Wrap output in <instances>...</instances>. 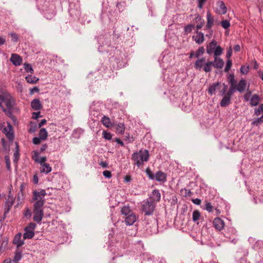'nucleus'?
Masks as SVG:
<instances>
[{
	"label": "nucleus",
	"mask_w": 263,
	"mask_h": 263,
	"mask_svg": "<svg viewBox=\"0 0 263 263\" xmlns=\"http://www.w3.org/2000/svg\"><path fill=\"white\" fill-rule=\"evenodd\" d=\"M39 89L37 87H34L33 88L30 89L31 94H33L34 92H39Z\"/></svg>",
	"instance_id": "56"
},
{
	"label": "nucleus",
	"mask_w": 263,
	"mask_h": 263,
	"mask_svg": "<svg viewBox=\"0 0 263 263\" xmlns=\"http://www.w3.org/2000/svg\"><path fill=\"white\" fill-rule=\"evenodd\" d=\"M101 122L103 125L106 127H110L111 126L110 119L108 117L105 116H103L102 118Z\"/></svg>",
	"instance_id": "25"
},
{
	"label": "nucleus",
	"mask_w": 263,
	"mask_h": 263,
	"mask_svg": "<svg viewBox=\"0 0 263 263\" xmlns=\"http://www.w3.org/2000/svg\"><path fill=\"white\" fill-rule=\"evenodd\" d=\"M46 122L47 121L45 119L42 120L39 123V128H40L42 126L45 124Z\"/></svg>",
	"instance_id": "59"
},
{
	"label": "nucleus",
	"mask_w": 263,
	"mask_h": 263,
	"mask_svg": "<svg viewBox=\"0 0 263 263\" xmlns=\"http://www.w3.org/2000/svg\"><path fill=\"white\" fill-rule=\"evenodd\" d=\"M198 3V7L200 9H202L203 6L206 2V0H196Z\"/></svg>",
	"instance_id": "49"
},
{
	"label": "nucleus",
	"mask_w": 263,
	"mask_h": 263,
	"mask_svg": "<svg viewBox=\"0 0 263 263\" xmlns=\"http://www.w3.org/2000/svg\"><path fill=\"white\" fill-rule=\"evenodd\" d=\"M195 20L197 23L199 22L200 23L201 22H204V20L201 18V17L199 15H198L197 16Z\"/></svg>",
	"instance_id": "55"
},
{
	"label": "nucleus",
	"mask_w": 263,
	"mask_h": 263,
	"mask_svg": "<svg viewBox=\"0 0 263 263\" xmlns=\"http://www.w3.org/2000/svg\"><path fill=\"white\" fill-rule=\"evenodd\" d=\"M5 160L6 161V167L8 170L10 171L11 169L10 160L8 156H5Z\"/></svg>",
	"instance_id": "46"
},
{
	"label": "nucleus",
	"mask_w": 263,
	"mask_h": 263,
	"mask_svg": "<svg viewBox=\"0 0 263 263\" xmlns=\"http://www.w3.org/2000/svg\"><path fill=\"white\" fill-rule=\"evenodd\" d=\"M232 61L230 60H228L226 63V66L224 68V71L226 72H229L231 66H232Z\"/></svg>",
	"instance_id": "47"
},
{
	"label": "nucleus",
	"mask_w": 263,
	"mask_h": 263,
	"mask_svg": "<svg viewBox=\"0 0 263 263\" xmlns=\"http://www.w3.org/2000/svg\"><path fill=\"white\" fill-rule=\"evenodd\" d=\"M14 105V100L10 94L4 93L0 95V107L4 112L10 111Z\"/></svg>",
	"instance_id": "3"
},
{
	"label": "nucleus",
	"mask_w": 263,
	"mask_h": 263,
	"mask_svg": "<svg viewBox=\"0 0 263 263\" xmlns=\"http://www.w3.org/2000/svg\"><path fill=\"white\" fill-rule=\"evenodd\" d=\"M215 11L219 14H225L227 12V8L223 1H219L216 3Z\"/></svg>",
	"instance_id": "12"
},
{
	"label": "nucleus",
	"mask_w": 263,
	"mask_h": 263,
	"mask_svg": "<svg viewBox=\"0 0 263 263\" xmlns=\"http://www.w3.org/2000/svg\"><path fill=\"white\" fill-rule=\"evenodd\" d=\"M194 27H195L194 25L189 24L185 27L184 31L186 33H190V32H191V31H192V30L194 28Z\"/></svg>",
	"instance_id": "39"
},
{
	"label": "nucleus",
	"mask_w": 263,
	"mask_h": 263,
	"mask_svg": "<svg viewBox=\"0 0 263 263\" xmlns=\"http://www.w3.org/2000/svg\"><path fill=\"white\" fill-rule=\"evenodd\" d=\"M146 174L148 177V178L151 180H154L155 179V175L152 173L151 170L147 168L146 169L145 171Z\"/></svg>",
	"instance_id": "37"
},
{
	"label": "nucleus",
	"mask_w": 263,
	"mask_h": 263,
	"mask_svg": "<svg viewBox=\"0 0 263 263\" xmlns=\"http://www.w3.org/2000/svg\"><path fill=\"white\" fill-rule=\"evenodd\" d=\"M221 24L224 29H228L230 26V23L228 20L222 21Z\"/></svg>",
	"instance_id": "44"
},
{
	"label": "nucleus",
	"mask_w": 263,
	"mask_h": 263,
	"mask_svg": "<svg viewBox=\"0 0 263 263\" xmlns=\"http://www.w3.org/2000/svg\"><path fill=\"white\" fill-rule=\"evenodd\" d=\"M192 201L196 205H200L201 202V200L198 198L193 199L192 200Z\"/></svg>",
	"instance_id": "54"
},
{
	"label": "nucleus",
	"mask_w": 263,
	"mask_h": 263,
	"mask_svg": "<svg viewBox=\"0 0 263 263\" xmlns=\"http://www.w3.org/2000/svg\"><path fill=\"white\" fill-rule=\"evenodd\" d=\"M204 48L203 47H200L195 52V57L199 58L200 55H202L204 52Z\"/></svg>",
	"instance_id": "32"
},
{
	"label": "nucleus",
	"mask_w": 263,
	"mask_h": 263,
	"mask_svg": "<svg viewBox=\"0 0 263 263\" xmlns=\"http://www.w3.org/2000/svg\"><path fill=\"white\" fill-rule=\"evenodd\" d=\"M10 36L11 37L12 40L14 42H16L18 41V36L15 33H10Z\"/></svg>",
	"instance_id": "52"
},
{
	"label": "nucleus",
	"mask_w": 263,
	"mask_h": 263,
	"mask_svg": "<svg viewBox=\"0 0 263 263\" xmlns=\"http://www.w3.org/2000/svg\"><path fill=\"white\" fill-rule=\"evenodd\" d=\"M152 202H159L161 198V194L159 190H154L150 197Z\"/></svg>",
	"instance_id": "19"
},
{
	"label": "nucleus",
	"mask_w": 263,
	"mask_h": 263,
	"mask_svg": "<svg viewBox=\"0 0 263 263\" xmlns=\"http://www.w3.org/2000/svg\"><path fill=\"white\" fill-rule=\"evenodd\" d=\"M46 160H47V159H46V157H40L39 159L34 158V161L36 162L40 163L41 164V165H42L43 164H46V163H45V162L46 161Z\"/></svg>",
	"instance_id": "42"
},
{
	"label": "nucleus",
	"mask_w": 263,
	"mask_h": 263,
	"mask_svg": "<svg viewBox=\"0 0 263 263\" xmlns=\"http://www.w3.org/2000/svg\"><path fill=\"white\" fill-rule=\"evenodd\" d=\"M233 84L232 83V87H230L229 91L224 96L220 102L221 107H226L231 103V98L235 92V89L233 88Z\"/></svg>",
	"instance_id": "7"
},
{
	"label": "nucleus",
	"mask_w": 263,
	"mask_h": 263,
	"mask_svg": "<svg viewBox=\"0 0 263 263\" xmlns=\"http://www.w3.org/2000/svg\"><path fill=\"white\" fill-rule=\"evenodd\" d=\"M10 61L15 66H19L22 63V59L18 54L12 53L11 56Z\"/></svg>",
	"instance_id": "16"
},
{
	"label": "nucleus",
	"mask_w": 263,
	"mask_h": 263,
	"mask_svg": "<svg viewBox=\"0 0 263 263\" xmlns=\"http://www.w3.org/2000/svg\"><path fill=\"white\" fill-rule=\"evenodd\" d=\"M24 69L27 72H30L31 73L33 72V69L31 65L29 64H24Z\"/></svg>",
	"instance_id": "41"
},
{
	"label": "nucleus",
	"mask_w": 263,
	"mask_h": 263,
	"mask_svg": "<svg viewBox=\"0 0 263 263\" xmlns=\"http://www.w3.org/2000/svg\"><path fill=\"white\" fill-rule=\"evenodd\" d=\"M13 157H14V159H13L14 162L17 163V161L19 159V157H20V153H19V151H18V147L17 144H16V150L15 151V152H14V153L13 154Z\"/></svg>",
	"instance_id": "31"
},
{
	"label": "nucleus",
	"mask_w": 263,
	"mask_h": 263,
	"mask_svg": "<svg viewBox=\"0 0 263 263\" xmlns=\"http://www.w3.org/2000/svg\"><path fill=\"white\" fill-rule=\"evenodd\" d=\"M121 213L122 215H124L125 217L129 215L130 214L133 213L130 208L127 206H124L121 209Z\"/></svg>",
	"instance_id": "26"
},
{
	"label": "nucleus",
	"mask_w": 263,
	"mask_h": 263,
	"mask_svg": "<svg viewBox=\"0 0 263 263\" xmlns=\"http://www.w3.org/2000/svg\"><path fill=\"white\" fill-rule=\"evenodd\" d=\"M33 181L34 184H37L38 183L39 180H38V177L36 175H34L33 178Z\"/></svg>",
	"instance_id": "61"
},
{
	"label": "nucleus",
	"mask_w": 263,
	"mask_h": 263,
	"mask_svg": "<svg viewBox=\"0 0 263 263\" xmlns=\"http://www.w3.org/2000/svg\"><path fill=\"white\" fill-rule=\"evenodd\" d=\"M103 176L107 178H110L111 177V172L109 171H104L103 172Z\"/></svg>",
	"instance_id": "50"
},
{
	"label": "nucleus",
	"mask_w": 263,
	"mask_h": 263,
	"mask_svg": "<svg viewBox=\"0 0 263 263\" xmlns=\"http://www.w3.org/2000/svg\"><path fill=\"white\" fill-rule=\"evenodd\" d=\"M40 171L42 173H45L46 174H48L50 173L51 170V167L50 166V165L48 163L43 164L42 165H41Z\"/></svg>",
	"instance_id": "22"
},
{
	"label": "nucleus",
	"mask_w": 263,
	"mask_h": 263,
	"mask_svg": "<svg viewBox=\"0 0 263 263\" xmlns=\"http://www.w3.org/2000/svg\"><path fill=\"white\" fill-rule=\"evenodd\" d=\"M259 101V97L256 95H253L250 100V104L252 106H256L258 104Z\"/></svg>",
	"instance_id": "23"
},
{
	"label": "nucleus",
	"mask_w": 263,
	"mask_h": 263,
	"mask_svg": "<svg viewBox=\"0 0 263 263\" xmlns=\"http://www.w3.org/2000/svg\"><path fill=\"white\" fill-rule=\"evenodd\" d=\"M39 135V137L41 138L42 140H45L47 138L48 133L46 129L43 128L40 129Z\"/></svg>",
	"instance_id": "28"
},
{
	"label": "nucleus",
	"mask_w": 263,
	"mask_h": 263,
	"mask_svg": "<svg viewBox=\"0 0 263 263\" xmlns=\"http://www.w3.org/2000/svg\"><path fill=\"white\" fill-rule=\"evenodd\" d=\"M40 114H41V112L39 111H37V112H33L32 113V118L34 119H37L41 117V116L40 115Z\"/></svg>",
	"instance_id": "51"
},
{
	"label": "nucleus",
	"mask_w": 263,
	"mask_h": 263,
	"mask_svg": "<svg viewBox=\"0 0 263 263\" xmlns=\"http://www.w3.org/2000/svg\"><path fill=\"white\" fill-rule=\"evenodd\" d=\"M258 74L259 77L261 78L262 81H263V71H258Z\"/></svg>",
	"instance_id": "64"
},
{
	"label": "nucleus",
	"mask_w": 263,
	"mask_h": 263,
	"mask_svg": "<svg viewBox=\"0 0 263 263\" xmlns=\"http://www.w3.org/2000/svg\"><path fill=\"white\" fill-rule=\"evenodd\" d=\"M125 130V125L124 123H120L116 126V132L119 134H122Z\"/></svg>",
	"instance_id": "27"
},
{
	"label": "nucleus",
	"mask_w": 263,
	"mask_h": 263,
	"mask_svg": "<svg viewBox=\"0 0 263 263\" xmlns=\"http://www.w3.org/2000/svg\"><path fill=\"white\" fill-rule=\"evenodd\" d=\"M213 209V206L210 202L206 201L205 204L204 210H206L209 212H212V210Z\"/></svg>",
	"instance_id": "38"
},
{
	"label": "nucleus",
	"mask_w": 263,
	"mask_h": 263,
	"mask_svg": "<svg viewBox=\"0 0 263 263\" xmlns=\"http://www.w3.org/2000/svg\"><path fill=\"white\" fill-rule=\"evenodd\" d=\"M22 257V253L20 251H16L15 253L14 258L12 260V261L14 263H17L18 261H20Z\"/></svg>",
	"instance_id": "29"
},
{
	"label": "nucleus",
	"mask_w": 263,
	"mask_h": 263,
	"mask_svg": "<svg viewBox=\"0 0 263 263\" xmlns=\"http://www.w3.org/2000/svg\"><path fill=\"white\" fill-rule=\"evenodd\" d=\"M31 106L35 111H39L42 107L41 101L38 99H34L31 101Z\"/></svg>",
	"instance_id": "18"
},
{
	"label": "nucleus",
	"mask_w": 263,
	"mask_h": 263,
	"mask_svg": "<svg viewBox=\"0 0 263 263\" xmlns=\"http://www.w3.org/2000/svg\"><path fill=\"white\" fill-rule=\"evenodd\" d=\"M46 195V193L44 190L34 191L32 197L34 202L33 206L43 208L45 201V196Z\"/></svg>",
	"instance_id": "5"
},
{
	"label": "nucleus",
	"mask_w": 263,
	"mask_h": 263,
	"mask_svg": "<svg viewBox=\"0 0 263 263\" xmlns=\"http://www.w3.org/2000/svg\"><path fill=\"white\" fill-rule=\"evenodd\" d=\"M155 207L156 204L153 202L147 200L143 203L142 208L145 215H151L153 214Z\"/></svg>",
	"instance_id": "9"
},
{
	"label": "nucleus",
	"mask_w": 263,
	"mask_h": 263,
	"mask_svg": "<svg viewBox=\"0 0 263 263\" xmlns=\"http://www.w3.org/2000/svg\"><path fill=\"white\" fill-rule=\"evenodd\" d=\"M261 112H263V104H260L258 108L255 109V115L259 116Z\"/></svg>",
	"instance_id": "43"
},
{
	"label": "nucleus",
	"mask_w": 263,
	"mask_h": 263,
	"mask_svg": "<svg viewBox=\"0 0 263 263\" xmlns=\"http://www.w3.org/2000/svg\"><path fill=\"white\" fill-rule=\"evenodd\" d=\"M3 124H0V128L2 129V132L5 134L6 137L10 141H12L14 138V135L13 127L9 123H7V127L3 128Z\"/></svg>",
	"instance_id": "8"
},
{
	"label": "nucleus",
	"mask_w": 263,
	"mask_h": 263,
	"mask_svg": "<svg viewBox=\"0 0 263 263\" xmlns=\"http://www.w3.org/2000/svg\"><path fill=\"white\" fill-rule=\"evenodd\" d=\"M203 23H204V22H201L196 26V28L197 30V31H198L199 29H200V28H202V27L203 26Z\"/></svg>",
	"instance_id": "62"
},
{
	"label": "nucleus",
	"mask_w": 263,
	"mask_h": 263,
	"mask_svg": "<svg viewBox=\"0 0 263 263\" xmlns=\"http://www.w3.org/2000/svg\"><path fill=\"white\" fill-rule=\"evenodd\" d=\"M25 79L28 83L31 84H34L39 81L38 78L35 76L31 74L26 76Z\"/></svg>",
	"instance_id": "24"
},
{
	"label": "nucleus",
	"mask_w": 263,
	"mask_h": 263,
	"mask_svg": "<svg viewBox=\"0 0 263 263\" xmlns=\"http://www.w3.org/2000/svg\"><path fill=\"white\" fill-rule=\"evenodd\" d=\"M228 89V86L225 83H216L211 85L209 89L208 92L210 95H213L215 93L217 90L221 96H223Z\"/></svg>",
	"instance_id": "6"
},
{
	"label": "nucleus",
	"mask_w": 263,
	"mask_h": 263,
	"mask_svg": "<svg viewBox=\"0 0 263 263\" xmlns=\"http://www.w3.org/2000/svg\"><path fill=\"white\" fill-rule=\"evenodd\" d=\"M32 215V212L29 209V208H26L25 209V212L24 213V216L26 218H30Z\"/></svg>",
	"instance_id": "40"
},
{
	"label": "nucleus",
	"mask_w": 263,
	"mask_h": 263,
	"mask_svg": "<svg viewBox=\"0 0 263 263\" xmlns=\"http://www.w3.org/2000/svg\"><path fill=\"white\" fill-rule=\"evenodd\" d=\"M22 234L21 233H17L13 239V242L17 248L21 247L24 243V239H21Z\"/></svg>",
	"instance_id": "20"
},
{
	"label": "nucleus",
	"mask_w": 263,
	"mask_h": 263,
	"mask_svg": "<svg viewBox=\"0 0 263 263\" xmlns=\"http://www.w3.org/2000/svg\"><path fill=\"white\" fill-rule=\"evenodd\" d=\"M251 91H248L245 95V99L246 100V101H248V99L250 97V96L251 95Z\"/></svg>",
	"instance_id": "57"
},
{
	"label": "nucleus",
	"mask_w": 263,
	"mask_h": 263,
	"mask_svg": "<svg viewBox=\"0 0 263 263\" xmlns=\"http://www.w3.org/2000/svg\"><path fill=\"white\" fill-rule=\"evenodd\" d=\"M42 139L40 137H34L32 139V142L34 144H39L41 143Z\"/></svg>",
	"instance_id": "48"
},
{
	"label": "nucleus",
	"mask_w": 263,
	"mask_h": 263,
	"mask_svg": "<svg viewBox=\"0 0 263 263\" xmlns=\"http://www.w3.org/2000/svg\"><path fill=\"white\" fill-rule=\"evenodd\" d=\"M232 50L231 47L227 50L226 57L227 58H230L232 55Z\"/></svg>",
	"instance_id": "53"
},
{
	"label": "nucleus",
	"mask_w": 263,
	"mask_h": 263,
	"mask_svg": "<svg viewBox=\"0 0 263 263\" xmlns=\"http://www.w3.org/2000/svg\"><path fill=\"white\" fill-rule=\"evenodd\" d=\"M206 52L209 55L214 54V61H205L204 58L198 59L194 64L195 69L202 70L205 72H210L213 67L217 69H221L223 67V61L218 57L222 53L223 49L220 46H217L216 41L213 40L207 45Z\"/></svg>",
	"instance_id": "1"
},
{
	"label": "nucleus",
	"mask_w": 263,
	"mask_h": 263,
	"mask_svg": "<svg viewBox=\"0 0 263 263\" xmlns=\"http://www.w3.org/2000/svg\"><path fill=\"white\" fill-rule=\"evenodd\" d=\"M181 192L184 197H190L192 194L190 190L186 189H182Z\"/></svg>",
	"instance_id": "36"
},
{
	"label": "nucleus",
	"mask_w": 263,
	"mask_h": 263,
	"mask_svg": "<svg viewBox=\"0 0 263 263\" xmlns=\"http://www.w3.org/2000/svg\"><path fill=\"white\" fill-rule=\"evenodd\" d=\"M249 66H242L240 68V72L243 74H247L249 72Z\"/></svg>",
	"instance_id": "45"
},
{
	"label": "nucleus",
	"mask_w": 263,
	"mask_h": 263,
	"mask_svg": "<svg viewBox=\"0 0 263 263\" xmlns=\"http://www.w3.org/2000/svg\"><path fill=\"white\" fill-rule=\"evenodd\" d=\"M200 213L198 210H195L193 212V221L196 222L199 219Z\"/></svg>",
	"instance_id": "30"
},
{
	"label": "nucleus",
	"mask_w": 263,
	"mask_h": 263,
	"mask_svg": "<svg viewBox=\"0 0 263 263\" xmlns=\"http://www.w3.org/2000/svg\"><path fill=\"white\" fill-rule=\"evenodd\" d=\"M33 220L38 223H40L44 216L43 208L33 206Z\"/></svg>",
	"instance_id": "11"
},
{
	"label": "nucleus",
	"mask_w": 263,
	"mask_h": 263,
	"mask_svg": "<svg viewBox=\"0 0 263 263\" xmlns=\"http://www.w3.org/2000/svg\"><path fill=\"white\" fill-rule=\"evenodd\" d=\"M20 192L18 195V200H20L21 199H23V191L25 189V185L24 184L22 183L20 185Z\"/></svg>",
	"instance_id": "33"
},
{
	"label": "nucleus",
	"mask_w": 263,
	"mask_h": 263,
	"mask_svg": "<svg viewBox=\"0 0 263 263\" xmlns=\"http://www.w3.org/2000/svg\"><path fill=\"white\" fill-rule=\"evenodd\" d=\"M149 157L147 150L140 149L132 154L131 159L134 162L135 165L140 167L143 165L144 162L148 161Z\"/></svg>",
	"instance_id": "2"
},
{
	"label": "nucleus",
	"mask_w": 263,
	"mask_h": 263,
	"mask_svg": "<svg viewBox=\"0 0 263 263\" xmlns=\"http://www.w3.org/2000/svg\"><path fill=\"white\" fill-rule=\"evenodd\" d=\"M228 80L229 83L230 85V87H232V82L233 84V88L235 89V92L237 90L238 92L242 93L245 91L247 87V81L241 79L238 82L237 85H236V81L235 79V77L233 74H230L228 77Z\"/></svg>",
	"instance_id": "4"
},
{
	"label": "nucleus",
	"mask_w": 263,
	"mask_h": 263,
	"mask_svg": "<svg viewBox=\"0 0 263 263\" xmlns=\"http://www.w3.org/2000/svg\"><path fill=\"white\" fill-rule=\"evenodd\" d=\"M155 179L158 182L163 183L166 180V175L161 171H158L155 174Z\"/></svg>",
	"instance_id": "15"
},
{
	"label": "nucleus",
	"mask_w": 263,
	"mask_h": 263,
	"mask_svg": "<svg viewBox=\"0 0 263 263\" xmlns=\"http://www.w3.org/2000/svg\"><path fill=\"white\" fill-rule=\"evenodd\" d=\"M103 137L106 140H111L112 138V135L111 133L104 130L102 133Z\"/></svg>",
	"instance_id": "35"
},
{
	"label": "nucleus",
	"mask_w": 263,
	"mask_h": 263,
	"mask_svg": "<svg viewBox=\"0 0 263 263\" xmlns=\"http://www.w3.org/2000/svg\"><path fill=\"white\" fill-rule=\"evenodd\" d=\"M234 50L236 52L239 51L240 50V47L239 45H235L234 47Z\"/></svg>",
	"instance_id": "58"
},
{
	"label": "nucleus",
	"mask_w": 263,
	"mask_h": 263,
	"mask_svg": "<svg viewBox=\"0 0 263 263\" xmlns=\"http://www.w3.org/2000/svg\"><path fill=\"white\" fill-rule=\"evenodd\" d=\"M136 220V216L134 213L130 214L129 215L125 217V222L126 225L132 226Z\"/></svg>",
	"instance_id": "17"
},
{
	"label": "nucleus",
	"mask_w": 263,
	"mask_h": 263,
	"mask_svg": "<svg viewBox=\"0 0 263 263\" xmlns=\"http://www.w3.org/2000/svg\"><path fill=\"white\" fill-rule=\"evenodd\" d=\"M115 141L116 142H117L118 143H119V144H120L121 146L124 145V143L120 139H119L118 138L116 139Z\"/></svg>",
	"instance_id": "63"
},
{
	"label": "nucleus",
	"mask_w": 263,
	"mask_h": 263,
	"mask_svg": "<svg viewBox=\"0 0 263 263\" xmlns=\"http://www.w3.org/2000/svg\"><path fill=\"white\" fill-rule=\"evenodd\" d=\"M36 228V224L34 223H30L25 228V233L23 235V239H31L34 235V230Z\"/></svg>",
	"instance_id": "10"
},
{
	"label": "nucleus",
	"mask_w": 263,
	"mask_h": 263,
	"mask_svg": "<svg viewBox=\"0 0 263 263\" xmlns=\"http://www.w3.org/2000/svg\"><path fill=\"white\" fill-rule=\"evenodd\" d=\"M206 18H207V24H206V28L210 29L213 26L214 18L212 16L211 13L209 11L207 12Z\"/></svg>",
	"instance_id": "21"
},
{
	"label": "nucleus",
	"mask_w": 263,
	"mask_h": 263,
	"mask_svg": "<svg viewBox=\"0 0 263 263\" xmlns=\"http://www.w3.org/2000/svg\"><path fill=\"white\" fill-rule=\"evenodd\" d=\"M213 226L217 230H222L224 226V223L223 221L220 218H215L213 220Z\"/></svg>",
	"instance_id": "14"
},
{
	"label": "nucleus",
	"mask_w": 263,
	"mask_h": 263,
	"mask_svg": "<svg viewBox=\"0 0 263 263\" xmlns=\"http://www.w3.org/2000/svg\"><path fill=\"white\" fill-rule=\"evenodd\" d=\"M263 122V120L260 118H258L254 120L252 123V125L256 126H259L261 123Z\"/></svg>",
	"instance_id": "34"
},
{
	"label": "nucleus",
	"mask_w": 263,
	"mask_h": 263,
	"mask_svg": "<svg viewBox=\"0 0 263 263\" xmlns=\"http://www.w3.org/2000/svg\"><path fill=\"white\" fill-rule=\"evenodd\" d=\"M6 42V39L4 37L0 36V45H4Z\"/></svg>",
	"instance_id": "60"
},
{
	"label": "nucleus",
	"mask_w": 263,
	"mask_h": 263,
	"mask_svg": "<svg viewBox=\"0 0 263 263\" xmlns=\"http://www.w3.org/2000/svg\"><path fill=\"white\" fill-rule=\"evenodd\" d=\"M193 40L198 44H202L204 41V36L203 33L197 31L196 34L194 35L192 37Z\"/></svg>",
	"instance_id": "13"
}]
</instances>
